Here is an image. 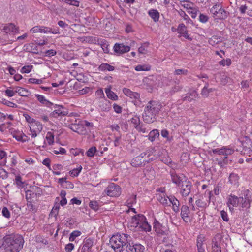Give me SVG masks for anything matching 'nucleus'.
<instances>
[{"instance_id": "57", "label": "nucleus", "mask_w": 252, "mask_h": 252, "mask_svg": "<svg viewBox=\"0 0 252 252\" xmlns=\"http://www.w3.org/2000/svg\"><path fill=\"white\" fill-rule=\"evenodd\" d=\"M28 82L32 84H40L43 82L42 79H37L35 78H30L28 80Z\"/></svg>"}, {"instance_id": "25", "label": "nucleus", "mask_w": 252, "mask_h": 252, "mask_svg": "<svg viewBox=\"0 0 252 252\" xmlns=\"http://www.w3.org/2000/svg\"><path fill=\"white\" fill-rule=\"evenodd\" d=\"M147 153H143L141 154V155L133 158L131 162V164L132 166L137 167L142 165L143 161H141V158H143L146 156Z\"/></svg>"}, {"instance_id": "20", "label": "nucleus", "mask_w": 252, "mask_h": 252, "mask_svg": "<svg viewBox=\"0 0 252 252\" xmlns=\"http://www.w3.org/2000/svg\"><path fill=\"white\" fill-rule=\"evenodd\" d=\"M171 176L173 183H175L178 187L184 182L185 179H187L186 176L184 175H177L174 172L171 173Z\"/></svg>"}, {"instance_id": "63", "label": "nucleus", "mask_w": 252, "mask_h": 252, "mask_svg": "<svg viewBox=\"0 0 252 252\" xmlns=\"http://www.w3.org/2000/svg\"><path fill=\"white\" fill-rule=\"evenodd\" d=\"M199 18L200 22L203 23H206L208 20V17L203 14H200Z\"/></svg>"}, {"instance_id": "54", "label": "nucleus", "mask_w": 252, "mask_h": 252, "mask_svg": "<svg viewBox=\"0 0 252 252\" xmlns=\"http://www.w3.org/2000/svg\"><path fill=\"white\" fill-rule=\"evenodd\" d=\"M196 204L198 207L202 208H206L207 206L206 202L201 199H198L196 200Z\"/></svg>"}, {"instance_id": "32", "label": "nucleus", "mask_w": 252, "mask_h": 252, "mask_svg": "<svg viewBox=\"0 0 252 252\" xmlns=\"http://www.w3.org/2000/svg\"><path fill=\"white\" fill-rule=\"evenodd\" d=\"M239 177L237 174L232 173L230 174L229 177V181L231 184H233L236 187L239 186Z\"/></svg>"}, {"instance_id": "3", "label": "nucleus", "mask_w": 252, "mask_h": 252, "mask_svg": "<svg viewBox=\"0 0 252 252\" xmlns=\"http://www.w3.org/2000/svg\"><path fill=\"white\" fill-rule=\"evenodd\" d=\"M131 236L126 234H117L110 239V245L115 252H123L124 247L130 242Z\"/></svg>"}, {"instance_id": "62", "label": "nucleus", "mask_w": 252, "mask_h": 252, "mask_svg": "<svg viewBox=\"0 0 252 252\" xmlns=\"http://www.w3.org/2000/svg\"><path fill=\"white\" fill-rule=\"evenodd\" d=\"M82 123L84 127L86 126L89 129H90L91 128H93L94 127L93 124L87 121H82Z\"/></svg>"}, {"instance_id": "53", "label": "nucleus", "mask_w": 252, "mask_h": 252, "mask_svg": "<svg viewBox=\"0 0 252 252\" xmlns=\"http://www.w3.org/2000/svg\"><path fill=\"white\" fill-rule=\"evenodd\" d=\"M198 12H199V11L196 8L193 7L188 11V13L191 14V17L193 19L196 18Z\"/></svg>"}, {"instance_id": "22", "label": "nucleus", "mask_w": 252, "mask_h": 252, "mask_svg": "<svg viewBox=\"0 0 252 252\" xmlns=\"http://www.w3.org/2000/svg\"><path fill=\"white\" fill-rule=\"evenodd\" d=\"M93 245V241L91 239H87L83 242L81 251L83 252H92V247Z\"/></svg>"}, {"instance_id": "13", "label": "nucleus", "mask_w": 252, "mask_h": 252, "mask_svg": "<svg viewBox=\"0 0 252 252\" xmlns=\"http://www.w3.org/2000/svg\"><path fill=\"white\" fill-rule=\"evenodd\" d=\"M153 227L156 232L159 235L164 236L168 234L167 228L162 226L157 220H155L153 223Z\"/></svg>"}, {"instance_id": "1", "label": "nucleus", "mask_w": 252, "mask_h": 252, "mask_svg": "<svg viewBox=\"0 0 252 252\" xmlns=\"http://www.w3.org/2000/svg\"><path fill=\"white\" fill-rule=\"evenodd\" d=\"M24 240L19 234L6 235L4 237V244L6 252H19L23 247Z\"/></svg>"}, {"instance_id": "45", "label": "nucleus", "mask_w": 252, "mask_h": 252, "mask_svg": "<svg viewBox=\"0 0 252 252\" xmlns=\"http://www.w3.org/2000/svg\"><path fill=\"white\" fill-rule=\"evenodd\" d=\"M37 98L40 102H41L43 104H45L48 105L50 104V102L47 100L44 96L40 94L36 95Z\"/></svg>"}, {"instance_id": "35", "label": "nucleus", "mask_w": 252, "mask_h": 252, "mask_svg": "<svg viewBox=\"0 0 252 252\" xmlns=\"http://www.w3.org/2000/svg\"><path fill=\"white\" fill-rule=\"evenodd\" d=\"M3 30L5 33H8L10 32H16L17 31L15 26L12 23H9L8 25H5Z\"/></svg>"}, {"instance_id": "42", "label": "nucleus", "mask_w": 252, "mask_h": 252, "mask_svg": "<svg viewBox=\"0 0 252 252\" xmlns=\"http://www.w3.org/2000/svg\"><path fill=\"white\" fill-rule=\"evenodd\" d=\"M214 89L213 88H208L207 86L204 87L201 91V94L204 97H207L210 93L212 92Z\"/></svg>"}, {"instance_id": "9", "label": "nucleus", "mask_w": 252, "mask_h": 252, "mask_svg": "<svg viewBox=\"0 0 252 252\" xmlns=\"http://www.w3.org/2000/svg\"><path fill=\"white\" fill-rule=\"evenodd\" d=\"M104 191L108 196L116 197L121 194V189L119 186L112 183L108 186Z\"/></svg>"}, {"instance_id": "5", "label": "nucleus", "mask_w": 252, "mask_h": 252, "mask_svg": "<svg viewBox=\"0 0 252 252\" xmlns=\"http://www.w3.org/2000/svg\"><path fill=\"white\" fill-rule=\"evenodd\" d=\"M210 11L213 17L216 19L225 20L229 15V12L222 8L220 4H215Z\"/></svg>"}, {"instance_id": "17", "label": "nucleus", "mask_w": 252, "mask_h": 252, "mask_svg": "<svg viewBox=\"0 0 252 252\" xmlns=\"http://www.w3.org/2000/svg\"><path fill=\"white\" fill-rule=\"evenodd\" d=\"M68 127L74 132L80 135H85L87 133L86 128L83 126L82 123L77 125H68Z\"/></svg>"}, {"instance_id": "7", "label": "nucleus", "mask_w": 252, "mask_h": 252, "mask_svg": "<svg viewBox=\"0 0 252 252\" xmlns=\"http://www.w3.org/2000/svg\"><path fill=\"white\" fill-rule=\"evenodd\" d=\"M42 191L41 188L37 186H33L26 191V198L27 200H34V199L41 196Z\"/></svg>"}, {"instance_id": "16", "label": "nucleus", "mask_w": 252, "mask_h": 252, "mask_svg": "<svg viewBox=\"0 0 252 252\" xmlns=\"http://www.w3.org/2000/svg\"><path fill=\"white\" fill-rule=\"evenodd\" d=\"M55 109L51 113V115L54 117L59 116H66L68 115L67 110L62 105H56Z\"/></svg>"}, {"instance_id": "48", "label": "nucleus", "mask_w": 252, "mask_h": 252, "mask_svg": "<svg viewBox=\"0 0 252 252\" xmlns=\"http://www.w3.org/2000/svg\"><path fill=\"white\" fill-rule=\"evenodd\" d=\"M15 91V87L13 88L12 90L7 89L5 91V94L8 97L13 96L16 93Z\"/></svg>"}, {"instance_id": "36", "label": "nucleus", "mask_w": 252, "mask_h": 252, "mask_svg": "<svg viewBox=\"0 0 252 252\" xmlns=\"http://www.w3.org/2000/svg\"><path fill=\"white\" fill-rule=\"evenodd\" d=\"M135 69L137 71H149L151 69V66L149 64H139L135 67Z\"/></svg>"}, {"instance_id": "24", "label": "nucleus", "mask_w": 252, "mask_h": 252, "mask_svg": "<svg viewBox=\"0 0 252 252\" xmlns=\"http://www.w3.org/2000/svg\"><path fill=\"white\" fill-rule=\"evenodd\" d=\"M31 31L33 33L40 32L49 33L50 31V28L45 26H37L33 27Z\"/></svg>"}, {"instance_id": "29", "label": "nucleus", "mask_w": 252, "mask_h": 252, "mask_svg": "<svg viewBox=\"0 0 252 252\" xmlns=\"http://www.w3.org/2000/svg\"><path fill=\"white\" fill-rule=\"evenodd\" d=\"M198 96V94L195 91H191L189 94H188L185 96L183 97L184 101H191L194 100Z\"/></svg>"}, {"instance_id": "40", "label": "nucleus", "mask_w": 252, "mask_h": 252, "mask_svg": "<svg viewBox=\"0 0 252 252\" xmlns=\"http://www.w3.org/2000/svg\"><path fill=\"white\" fill-rule=\"evenodd\" d=\"M81 234V232L78 230H75L72 232L69 237V241L72 242L75 240V238Z\"/></svg>"}, {"instance_id": "56", "label": "nucleus", "mask_w": 252, "mask_h": 252, "mask_svg": "<svg viewBox=\"0 0 252 252\" xmlns=\"http://www.w3.org/2000/svg\"><path fill=\"white\" fill-rule=\"evenodd\" d=\"M234 152V150L231 148H227L224 147V158H226L228 155L232 154Z\"/></svg>"}, {"instance_id": "46", "label": "nucleus", "mask_w": 252, "mask_h": 252, "mask_svg": "<svg viewBox=\"0 0 252 252\" xmlns=\"http://www.w3.org/2000/svg\"><path fill=\"white\" fill-rule=\"evenodd\" d=\"M96 151L95 147H92L86 152V155L88 157H93L94 156L95 153Z\"/></svg>"}, {"instance_id": "15", "label": "nucleus", "mask_w": 252, "mask_h": 252, "mask_svg": "<svg viewBox=\"0 0 252 252\" xmlns=\"http://www.w3.org/2000/svg\"><path fill=\"white\" fill-rule=\"evenodd\" d=\"M113 49L114 52L118 54H122L130 51V47L129 46L125 45L123 43H115Z\"/></svg>"}, {"instance_id": "27", "label": "nucleus", "mask_w": 252, "mask_h": 252, "mask_svg": "<svg viewBox=\"0 0 252 252\" xmlns=\"http://www.w3.org/2000/svg\"><path fill=\"white\" fill-rule=\"evenodd\" d=\"M24 50L28 52H31L33 53H37L38 49L37 46L34 43H31L29 44H25L24 46Z\"/></svg>"}, {"instance_id": "37", "label": "nucleus", "mask_w": 252, "mask_h": 252, "mask_svg": "<svg viewBox=\"0 0 252 252\" xmlns=\"http://www.w3.org/2000/svg\"><path fill=\"white\" fill-rule=\"evenodd\" d=\"M159 135V133L157 129H154L152 130L149 134V140L151 141H154L155 139L158 137Z\"/></svg>"}, {"instance_id": "51", "label": "nucleus", "mask_w": 252, "mask_h": 252, "mask_svg": "<svg viewBox=\"0 0 252 252\" xmlns=\"http://www.w3.org/2000/svg\"><path fill=\"white\" fill-rule=\"evenodd\" d=\"M211 151L214 154H216L219 155H222L224 156V147L221 149L217 148L212 149Z\"/></svg>"}, {"instance_id": "41", "label": "nucleus", "mask_w": 252, "mask_h": 252, "mask_svg": "<svg viewBox=\"0 0 252 252\" xmlns=\"http://www.w3.org/2000/svg\"><path fill=\"white\" fill-rule=\"evenodd\" d=\"M34 203H35V201L34 200H27V206L29 210L36 211V208L34 205Z\"/></svg>"}, {"instance_id": "4", "label": "nucleus", "mask_w": 252, "mask_h": 252, "mask_svg": "<svg viewBox=\"0 0 252 252\" xmlns=\"http://www.w3.org/2000/svg\"><path fill=\"white\" fill-rule=\"evenodd\" d=\"M131 224L132 226L141 229L146 232H149L151 230V226L146 221V219L143 215H137L131 218Z\"/></svg>"}, {"instance_id": "61", "label": "nucleus", "mask_w": 252, "mask_h": 252, "mask_svg": "<svg viewBox=\"0 0 252 252\" xmlns=\"http://www.w3.org/2000/svg\"><path fill=\"white\" fill-rule=\"evenodd\" d=\"M220 215L222 219L224 221L226 222L228 221L229 218L227 212H226L224 210H222L220 212Z\"/></svg>"}, {"instance_id": "58", "label": "nucleus", "mask_w": 252, "mask_h": 252, "mask_svg": "<svg viewBox=\"0 0 252 252\" xmlns=\"http://www.w3.org/2000/svg\"><path fill=\"white\" fill-rule=\"evenodd\" d=\"M136 197L135 195L132 194L130 196V198L127 199V203L128 205H132L136 203Z\"/></svg>"}, {"instance_id": "11", "label": "nucleus", "mask_w": 252, "mask_h": 252, "mask_svg": "<svg viewBox=\"0 0 252 252\" xmlns=\"http://www.w3.org/2000/svg\"><path fill=\"white\" fill-rule=\"evenodd\" d=\"M180 189V193L183 196H188L190 191L192 187L191 182L187 179L179 187Z\"/></svg>"}, {"instance_id": "26", "label": "nucleus", "mask_w": 252, "mask_h": 252, "mask_svg": "<svg viewBox=\"0 0 252 252\" xmlns=\"http://www.w3.org/2000/svg\"><path fill=\"white\" fill-rule=\"evenodd\" d=\"M123 92L126 95L130 97L131 98H134L135 99L139 98L140 95L138 93L132 92L129 89L124 88L123 89Z\"/></svg>"}, {"instance_id": "10", "label": "nucleus", "mask_w": 252, "mask_h": 252, "mask_svg": "<svg viewBox=\"0 0 252 252\" xmlns=\"http://www.w3.org/2000/svg\"><path fill=\"white\" fill-rule=\"evenodd\" d=\"M145 247L139 243H134L132 242V238L126 246V251L128 252H143Z\"/></svg>"}, {"instance_id": "50", "label": "nucleus", "mask_w": 252, "mask_h": 252, "mask_svg": "<svg viewBox=\"0 0 252 252\" xmlns=\"http://www.w3.org/2000/svg\"><path fill=\"white\" fill-rule=\"evenodd\" d=\"M32 65H28L23 66L20 71L22 73H28L32 70Z\"/></svg>"}, {"instance_id": "44", "label": "nucleus", "mask_w": 252, "mask_h": 252, "mask_svg": "<svg viewBox=\"0 0 252 252\" xmlns=\"http://www.w3.org/2000/svg\"><path fill=\"white\" fill-rule=\"evenodd\" d=\"M82 167L81 165H80L78 168H75L72 170L70 171V175L73 177H77L79 174L81 172Z\"/></svg>"}, {"instance_id": "55", "label": "nucleus", "mask_w": 252, "mask_h": 252, "mask_svg": "<svg viewBox=\"0 0 252 252\" xmlns=\"http://www.w3.org/2000/svg\"><path fill=\"white\" fill-rule=\"evenodd\" d=\"M135 128L139 132H142L143 133H146V132H148V130H147L146 128L145 127V126L143 124L139 125Z\"/></svg>"}, {"instance_id": "21", "label": "nucleus", "mask_w": 252, "mask_h": 252, "mask_svg": "<svg viewBox=\"0 0 252 252\" xmlns=\"http://www.w3.org/2000/svg\"><path fill=\"white\" fill-rule=\"evenodd\" d=\"M169 200L168 202L172 205L173 210L177 213L179 211L180 202L174 196H170L168 197Z\"/></svg>"}, {"instance_id": "31", "label": "nucleus", "mask_w": 252, "mask_h": 252, "mask_svg": "<svg viewBox=\"0 0 252 252\" xmlns=\"http://www.w3.org/2000/svg\"><path fill=\"white\" fill-rule=\"evenodd\" d=\"M148 14L155 22L159 20V13L156 9H151L148 11Z\"/></svg>"}, {"instance_id": "23", "label": "nucleus", "mask_w": 252, "mask_h": 252, "mask_svg": "<svg viewBox=\"0 0 252 252\" xmlns=\"http://www.w3.org/2000/svg\"><path fill=\"white\" fill-rule=\"evenodd\" d=\"M99 109L103 111H109L111 108V104L110 102L107 99H103L99 102Z\"/></svg>"}, {"instance_id": "6", "label": "nucleus", "mask_w": 252, "mask_h": 252, "mask_svg": "<svg viewBox=\"0 0 252 252\" xmlns=\"http://www.w3.org/2000/svg\"><path fill=\"white\" fill-rule=\"evenodd\" d=\"M240 206L242 208H249L252 201V193L248 189H245L241 193V196L239 197Z\"/></svg>"}, {"instance_id": "34", "label": "nucleus", "mask_w": 252, "mask_h": 252, "mask_svg": "<svg viewBox=\"0 0 252 252\" xmlns=\"http://www.w3.org/2000/svg\"><path fill=\"white\" fill-rule=\"evenodd\" d=\"M105 93L107 95V96L108 98L112 99L113 100H116L118 99V97L116 95V94L111 90L110 88H105Z\"/></svg>"}, {"instance_id": "8", "label": "nucleus", "mask_w": 252, "mask_h": 252, "mask_svg": "<svg viewBox=\"0 0 252 252\" xmlns=\"http://www.w3.org/2000/svg\"><path fill=\"white\" fill-rule=\"evenodd\" d=\"M30 131L28 134L32 138H35L39 134L43 129V125L39 121H36L35 123L29 125Z\"/></svg>"}, {"instance_id": "19", "label": "nucleus", "mask_w": 252, "mask_h": 252, "mask_svg": "<svg viewBox=\"0 0 252 252\" xmlns=\"http://www.w3.org/2000/svg\"><path fill=\"white\" fill-rule=\"evenodd\" d=\"M181 217L184 220L187 222L190 220V211L188 206L186 205H183L181 207Z\"/></svg>"}, {"instance_id": "59", "label": "nucleus", "mask_w": 252, "mask_h": 252, "mask_svg": "<svg viewBox=\"0 0 252 252\" xmlns=\"http://www.w3.org/2000/svg\"><path fill=\"white\" fill-rule=\"evenodd\" d=\"M25 118L26 120V121L28 122L29 124V125H31L32 124V123H35L36 121L34 120L33 118L30 117L28 114L24 115Z\"/></svg>"}, {"instance_id": "43", "label": "nucleus", "mask_w": 252, "mask_h": 252, "mask_svg": "<svg viewBox=\"0 0 252 252\" xmlns=\"http://www.w3.org/2000/svg\"><path fill=\"white\" fill-rule=\"evenodd\" d=\"M101 46L103 51L106 53H108L110 51L109 44L106 40H103L101 41Z\"/></svg>"}, {"instance_id": "33", "label": "nucleus", "mask_w": 252, "mask_h": 252, "mask_svg": "<svg viewBox=\"0 0 252 252\" xmlns=\"http://www.w3.org/2000/svg\"><path fill=\"white\" fill-rule=\"evenodd\" d=\"M15 92H16L20 96L24 97L28 96L30 94V92L27 90L19 86L15 87Z\"/></svg>"}, {"instance_id": "18", "label": "nucleus", "mask_w": 252, "mask_h": 252, "mask_svg": "<svg viewBox=\"0 0 252 252\" xmlns=\"http://www.w3.org/2000/svg\"><path fill=\"white\" fill-rule=\"evenodd\" d=\"M177 31L180 34V36L184 37L186 39L191 40V38L188 34V31L187 27L183 23L180 24L177 28Z\"/></svg>"}, {"instance_id": "49", "label": "nucleus", "mask_w": 252, "mask_h": 252, "mask_svg": "<svg viewBox=\"0 0 252 252\" xmlns=\"http://www.w3.org/2000/svg\"><path fill=\"white\" fill-rule=\"evenodd\" d=\"M131 123L133 125V126L136 128L140 125V120L138 117L135 116L133 117L131 120Z\"/></svg>"}, {"instance_id": "39", "label": "nucleus", "mask_w": 252, "mask_h": 252, "mask_svg": "<svg viewBox=\"0 0 252 252\" xmlns=\"http://www.w3.org/2000/svg\"><path fill=\"white\" fill-rule=\"evenodd\" d=\"M180 16L183 18V19L186 21L187 24H192V21L190 19V18L188 16V15L186 14V13L181 10L179 12Z\"/></svg>"}, {"instance_id": "2", "label": "nucleus", "mask_w": 252, "mask_h": 252, "mask_svg": "<svg viewBox=\"0 0 252 252\" xmlns=\"http://www.w3.org/2000/svg\"><path fill=\"white\" fill-rule=\"evenodd\" d=\"M161 108L162 105L159 102L151 101L148 102L143 114V121L148 124H151L155 122Z\"/></svg>"}, {"instance_id": "38", "label": "nucleus", "mask_w": 252, "mask_h": 252, "mask_svg": "<svg viewBox=\"0 0 252 252\" xmlns=\"http://www.w3.org/2000/svg\"><path fill=\"white\" fill-rule=\"evenodd\" d=\"M46 139L48 144L49 145H52L54 143V135L53 133L48 132L47 133Z\"/></svg>"}, {"instance_id": "30", "label": "nucleus", "mask_w": 252, "mask_h": 252, "mask_svg": "<svg viewBox=\"0 0 252 252\" xmlns=\"http://www.w3.org/2000/svg\"><path fill=\"white\" fill-rule=\"evenodd\" d=\"M221 238L220 234L216 235L212 241V248L220 247Z\"/></svg>"}, {"instance_id": "60", "label": "nucleus", "mask_w": 252, "mask_h": 252, "mask_svg": "<svg viewBox=\"0 0 252 252\" xmlns=\"http://www.w3.org/2000/svg\"><path fill=\"white\" fill-rule=\"evenodd\" d=\"M3 103L4 105H6V106L10 107L15 108L17 107L16 104H15L12 102H11L10 101H8V100H4L3 101Z\"/></svg>"}, {"instance_id": "28", "label": "nucleus", "mask_w": 252, "mask_h": 252, "mask_svg": "<svg viewBox=\"0 0 252 252\" xmlns=\"http://www.w3.org/2000/svg\"><path fill=\"white\" fill-rule=\"evenodd\" d=\"M157 198L158 201L164 206H170L167 200L168 197H166L164 194H157Z\"/></svg>"}, {"instance_id": "14", "label": "nucleus", "mask_w": 252, "mask_h": 252, "mask_svg": "<svg viewBox=\"0 0 252 252\" xmlns=\"http://www.w3.org/2000/svg\"><path fill=\"white\" fill-rule=\"evenodd\" d=\"M10 132L13 137L17 141L26 142L28 140V137L22 131L15 130L13 128L10 129Z\"/></svg>"}, {"instance_id": "12", "label": "nucleus", "mask_w": 252, "mask_h": 252, "mask_svg": "<svg viewBox=\"0 0 252 252\" xmlns=\"http://www.w3.org/2000/svg\"><path fill=\"white\" fill-rule=\"evenodd\" d=\"M239 197L234 195H230L228 198L227 205L231 212L234 211V207L240 206Z\"/></svg>"}, {"instance_id": "47", "label": "nucleus", "mask_w": 252, "mask_h": 252, "mask_svg": "<svg viewBox=\"0 0 252 252\" xmlns=\"http://www.w3.org/2000/svg\"><path fill=\"white\" fill-rule=\"evenodd\" d=\"M89 206L95 211H97L99 209L98 203L96 201H91L89 203Z\"/></svg>"}, {"instance_id": "64", "label": "nucleus", "mask_w": 252, "mask_h": 252, "mask_svg": "<svg viewBox=\"0 0 252 252\" xmlns=\"http://www.w3.org/2000/svg\"><path fill=\"white\" fill-rule=\"evenodd\" d=\"M74 248V245L72 243H68L66 245L65 250L66 252H71Z\"/></svg>"}, {"instance_id": "52", "label": "nucleus", "mask_w": 252, "mask_h": 252, "mask_svg": "<svg viewBox=\"0 0 252 252\" xmlns=\"http://www.w3.org/2000/svg\"><path fill=\"white\" fill-rule=\"evenodd\" d=\"M1 213L2 215L6 218L9 219L10 218V211L6 207L2 208Z\"/></svg>"}]
</instances>
